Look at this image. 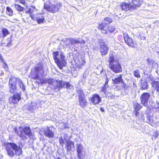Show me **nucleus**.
<instances>
[{
  "label": "nucleus",
  "instance_id": "72a5a7b5",
  "mask_svg": "<svg viewBox=\"0 0 159 159\" xmlns=\"http://www.w3.org/2000/svg\"><path fill=\"white\" fill-rule=\"evenodd\" d=\"M98 43L99 44L100 48L102 47H103L106 45L105 44L104 41L102 39H99L98 40Z\"/></svg>",
  "mask_w": 159,
  "mask_h": 159
},
{
  "label": "nucleus",
  "instance_id": "7c9ffc66",
  "mask_svg": "<svg viewBox=\"0 0 159 159\" xmlns=\"http://www.w3.org/2000/svg\"><path fill=\"white\" fill-rule=\"evenodd\" d=\"M12 36H11L10 37L7 38V41L8 42L6 46L7 47H10L11 45L12 44L11 43L12 42Z\"/></svg>",
  "mask_w": 159,
  "mask_h": 159
},
{
  "label": "nucleus",
  "instance_id": "c85d7f7f",
  "mask_svg": "<svg viewBox=\"0 0 159 159\" xmlns=\"http://www.w3.org/2000/svg\"><path fill=\"white\" fill-rule=\"evenodd\" d=\"M6 13L9 16H11L13 15V11L11 8L7 7L6 8Z\"/></svg>",
  "mask_w": 159,
  "mask_h": 159
},
{
  "label": "nucleus",
  "instance_id": "cd10ccee",
  "mask_svg": "<svg viewBox=\"0 0 159 159\" xmlns=\"http://www.w3.org/2000/svg\"><path fill=\"white\" fill-rule=\"evenodd\" d=\"M108 78H107L106 80L105 85L102 88V91L104 93H105L107 89L109 87V85L108 84Z\"/></svg>",
  "mask_w": 159,
  "mask_h": 159
},
{
  "label": "nucleus",
  "instance_id": "f257e3e1",
  "mask_svg": "<svg viewBox=\"0 0 159 159\" xmlns=\"http://www.w3.org/2000/svg\"><path fill=\"white\" fill-rule=\"evenodd\" d=\"M43 82L45 83H47L50 85L51 88L56 91H58L62 88L71 89L73 88L69 82L62 80L58 81L53 79H46Z\"/></svg>",
  "mask_w": 159,
  "mask_h": 159
},
{
  "label": "nucleus",
  "instance_id": "6e6552de",
  "mask_svg": "<svg viewBox=\"0 0 159 159\" xmlns=\"http://www.w3.org/2000/svg\"><path fill=\"white\" fill-rule=\"evenodd\" d=\"M18 134L20 137L24 139H26L25 135L30 137L32 135V133L30 127L27 126L22 128L20 130V133H18Z\"/></svg>",
  "mask_w": 159,
  "mask_h": 159
},
{
  "label": "nucleus",
  "instance_id": "e433bc0d",
  "mask_svg": "<svg viewBox=\"0 0 159 159\" xmlns=\"http://www.w3.org/2000/svg\"><path fill=\"white\" fill-rule=\"evenodd\" d=\"M107 29H108V30L110 33H111L114 31L115 30V28L112 26H109V27H107Z\"/></svg>",
  "mask_w": 159,
  "mask_h": 159
},
{
  "label": "nucleus",
  "instance_id": "de8ad7c7",
  "mask_svg": "<svg viewBox=\"0 0 159 159\" xmlns=\"http://www.w3.org/2000/svg\"><path fill=\"white\" fill-rule=\"evenodd\" d=\"M3 93L1 91H0V99H1L2 97V94H3Z\"/></svg>",
  "mask_w": 159,
  "mask_h": 159
},
{
  "label": "nucleus",
  "instance_id": "a19ab883",
  "mask_svg": "<svg viewBox=\"0 0 159 159\" xmlns=\"http://www.w3.org/2000/svg\"><path fill=\"white\" fill-rule=\"evenodd\" d=\"M44 7L45 9L48 10V11H50V6H49L48 5L45 4L44 5Z\"/></svg>",
  "mask_w": 159,
  "mask_h": 159
},
{
  "label": "nucleus",
  "instance_id": "864d4df0",
  "mask_svg": "<svg viewBox=\"0 0 159 159\" xmlns=\"http://www.w3.org/2000/svg\"><path fill=\"white\" fill-rule=\"evenodd\" d=\"M157 52L158 54H159V48L157 50Z\"/></svg>",
  "mask_w": 159,
  "mask_h": 159
},
{
  "label": "nucleus",
  "instance_id": "1a4fd4ad",
  "mask_svg": "<svg viewBox=\"0 0 159 159\" xmlns=\"http://www.w3.org/2000/svg\"><path fill=\"white\" fill-rule=\"evenodd\" d=\"M77 157L79 159H83L85 156L86 152L82 145L77 144L76 145Z\"/></svg>",
  "mask_w": 159,
  "mask_h": 159
},
{
  "label": "nucleus",
  "instance_id": "a878e982",
  "mask_svg": "<svg viewBox=\"0 0 159 159\" xmlns=\"http://www.w3.org/2000/svg\"><path fill=\"white\" fill-rule=\"evenodd\" d=\"M148 84L147 82L145 80H142L141 82V89L142 90H145L148 88Z\"/></svg>",
  "mask_w": 159,
  "mask_h": 159
},
{
  "label": "nucleus",
  "instance_id": "f3484780",
  "mask_svg": "<svg viewBox=\"0 0 159 159\" xmlns=\"http://www.w3.org/2000/svg\"><path fill=\"white\" fill-rule=\"evenodd\" d=\"M89 100L92 103L95 105L99 103L101 101V98L99 95L96 94L93 95V97L90 98Z\"/></svg>",
  "mask_w": 159,
  "mask_h": 159
},
{
  "label": "nucleus",
  "instance_id": "f8f14e48",
  "mask_svg": "<svg viewBox=\"0 0 159 159\" xmlns=\"http://www.w3.org/2000/svg\"><path fill=\"white\" fill-rule=\"evenodd\" d=\"M150 97V95L149 93H144L142 94L140 97L141 103L145 106H148Z\"/></svg>",
  "mask_w": 159,
  "mask_h": 159
},
{
  "label": "nucleus",
  "instance_id": "ddd939ff",
  "mask_svg": "<svg viewBox=\"0 0 159 159\" xmlns=\"http://www.w3.org/2000/svg\"><path fill=\"white\" fill-rule=\"evenodd\" d=\"M64 41L65 42L66 45H68L70 43L72 45L74 46L80 43H85L83 39H66L65 41Z\"/></svg>",
  "mask_w": 159,
  "mask_h": 159
},
{
  "label": "nucleus",
  "instance_id": "473e14b6",
  "mask_svg": "<svg viewBox=\"0 0 159 159\" xmlns=\"http://www.w3.org/2000/svg\"><path fill=\"white\" fill-rule=\"evenodd\" d=\"M15 8L17 10L20 11H22L24 9L23 7H21L20 5L18 4H15Z\"/></svg>",
  "mask_w": 159,
  "mask_h": 159
},
{
  "label": "nucleus",
  "instance_id": "58836bf2",
  "mask_svg": "<svg viewBox=\"0 0 159 159\" xmlns=\"http://www.w3.org/2000/svg\"><path fill=\"white\" fill-rule=\"evenodd\" d=\"M158 134V131H155L152 137V139L153 140V137H154L155 138H157Z\"/></svg>",
  "mask_w": 159,
  "mask_h": 159
},
{
  "label": "nucleus",
  "instance_id": "4d7b16f0",
  "mask_svg": "<svg viewBox=\"0 0 159 159\" xmlns=\"http://www.w3.org/2000/svg\"><path fill=\"white\" fill-rule=\"evenodd\" d=\"M15 132L16 133V129H15Z\"/></svg>",
  "mask_w": 159,
  "mask_h": 159
},
{
  "label": "nucleus",
  "instance_id": "f03ea898",
  "mask_svg": "<svg viewBox=\"0 0 159 159\" xmlns=\"http://www.w3.org/2000/svg\"><path fill=\"white\" fill-rule=\"evenodd\" d=\"M5 146L7 155L10 157H14L15 154L18 156L22 153L21 148L14 143H7Z\"/></svg>",
  "mask_w": 159,
  "mask_h": 159
},
{
  "label": "nucleus",
  "instance_id": "c756f323",
  "mask_svg": "<svg viewBox=\"0 0 159 159\" xmlns=\"http://www.w3.org/2000/svg\"><path fill=\"white\" fill-rule=\"evenodd\" d=\"M59 126L61 129H63L66 128H69V127L66 125L65 122H63L60 123L59 124Z\"/></svg>",
  "mask_w": 159,
  "mask_h": 159
},
{
  "label": "nucleus",
  "instance_id": "ea45409f",
  "mask_svg": "<svg viewBox=\"0 0 159 159\" xmlns=\"http://www.w3.org/2000/svg\"><path fill=\"white\" fill-rule=\"evenodd\" d=\"M59 142L60 144L62 146H63L64 144V141L62 137H61L59 139Z\"/></svg>",
  "mask_w": 159,
  "mask_h": 159
},
{
  "label": "nucleus",
  "instance_id": "37998d69",
  "mask_svg": "<svg viewBox=\"0 0 159 159\" xmlns=\"http://www.w3.org/2000/svg\"><path fill=\"white\" fill-rule=\"evenodd\" d=\"M3 63V68H5V69H6L7 67V65L6 64V63L4 61L2 62Z\"/></svg>",
  "mask_w": 159,
  "mask_h": 159
},
{
  "label": "nucleus",
  "instance_id": "393cba45",
  "mask_svg": "<svg viewBox=\"0 0 159 159\" xmlns=\"http://www.w3.org/2000/svg\"><path fill=\"white\" fill-rule=\"evenodd\" d=\"M108 47L106 45L103 47H101L100 51L101 53V54L102 55L107 54L108 52Z\"/></svg>",
  "mask_w": 159,
  "mask_h": 159
},
{
  "label": "nucleus",
  "instance_id": "8fccbe9b",
  "mask_svg": "<svg viewBox=\"0 0 159 159\" xmlns=\"http://www.w3.org/2000/svg\"><path fill=\"white\" fill-rule=\"evenodd\" d=\"M100 110L102 112H104V109L103 107H101L100 108Z\"/></svg>",
  "mask_w": 159,
  "mask_h": 159
},
{
  "label": "nucleus",
  "instance_id": "4be33fe9",
  "mask_svg": "<svg viewBox=\"0 0 159 159\" xmlns=\"http://www.w3.org/2000/svg\"><path fill=\"white\" fill-rule=\"evenodd\" d=\"M152 86L157 91V94L159 95V81H154L152 83Z\"/></svg>",
  "mask_w": 159,
  "mask_h": 159
},
{
  "label": "nucleus",
  "instance_id": "423d86ee",
  "mask_svg": "<svg viewBox=\"0 0 159 159\" xmlns=\"http://www.w3.org/2000/svg\"><path fill=\"white\" fill-rule=\"evenodd\" d=\"M109 67L115 73L121 72L122 70L119 61L115 59L113 56H110L109 58Z\"/></svg>",
  "mask_w": 159,
  "mask_h": 159
},
{
  "label": "nucleus",
  "instance_id": "2f4dec72",
  "mask_svg": "<svg viewBox=\"0 0 159 159\" xmlns=\"http://www.w3.org/2000/svg\"><path fill=\"white\" fill-rule=\"evenodd\" d=\"M147 61L148 65L151 67H153V64H154V61L152 59H147Z\"/></svg>",
  "mask_w": 159,
  "mask_h": 159
},
{
  "label": "nucleus",
  "instance_id": "c03bdc74",
  "mask_svg": "<svg viewBox=\"0 0 159 159\" xmlns=\"http://www.w3.org/2000/svg\"><path fill=\"white\" fill-rule=\"evenodd\" d=\"M67 134H65L63 137V138L64 139L66 140V141H67V140H66V137H67Z\"/></svg>",
  "mask_w": 159,
  "mask_h": 159
},
{
  "label": "nucleus",
  "instance_id": "dca6fc26",
  "mask_svg": "<svg viewBox=\"0 0 159 159\" xmlns=\"http://www.w3.org/2000/svg\"><path fill=\"white\" fill-rule=\"evenodd\" d=\"M122 75L120 74L116 77L112 79V83L114 84H123L124 82L122 78Z\"/></svg>",
  "mask_w": 159,
  "mask_h": 159
},
{
  "label": "nucleus",
  "instance_id": "9b49d317",
  "mask_svg": "<svg viewBox=\"0 0 159 159\" xmlns=\"http://www.w3.org/2000/svg\"><path fill=\"white\" fill-rule=\"evenodd\" d=\"M142 107L140 104L137 103H135L134 105V113H135V116L138 118L139 120L142 121L144 120V117L142 114H139V112L138 111Z\"/></svg>",
  "mask_w": 159,
  "mask_h": 159
},
{
  "label": "nucleus",
  "instance_id": "9d476101",
  "mask_svg": "<svg viewBox=\"0 0 159 159\" xmlns=\"http://www.w3.org/2000/svg\"><path fill=\"white\" fill-rule=\"evenodd\" d=\"M123 37L125 42L129 46L133 48H135L136 46L137 43L131 38L129 37L127 33H123Z\"/></svg>",
  "mask_w": 159,
  "mask_h": 159
},
{
  "label": "nucleus",
  "instance_id": "bb28decb",
  "mask_svg": "<svg viewBox=\"0 0 159 159\" xmlns=\"http://www.w3.org/2000/svg\"><path fill=\"white\" fill-rule=\"evenodd\" d=\"M77 91L79 94V99L84 98V94L82 89H79L77 90Z\"/></svg>",
  "mask_w": 159,
  "mask_h": 159
},
{
  "label": "nucleus",
  "instance_id": "39448f33",
  "mask_svg": "<svg viewBox=\"0 0 159 159\" xmlns=\"http://www.w3.org/2000/svg\"><path fill=\"white\" fill-rule=\"evenodd\" d=\"M17 83L20 87L23 90H25V86L24 85L21 80L18 78L14 77L11 78L9 82V90L11 93H13L16 90V84Z\"/></svg>",
  "mask_w": 159,
  "mask_h": 159
},
{
  "label": "nucleus",
  "instance_id": "4c0bfd02",
  "mask_svg": "<svg viewBox=\"0 0 159 159\" xmlns=\"http://www.w3.org/2000/svg\"><path fill=\"white\" fill-rule=\"evenodd\" d=\"M81 61L80 62L79 64L81 66H84L85 65V59L84 57H81Z\"/></svg>",
  "mask_w": 159,
  "mask_h": 159
},
{
  "label": "nucleus",
  "instance_id": "b1692460",
  "mask_svg": "<svg viewBox=\"0 0 159 159\" xmlns=\"http://www.w3.org/2000/svg\"><path fill=\"white\" fill-rule=\"evenodd\" d=\"M2 34L0 35V37L1 38H5L7 35L10 34V32L6 28H2Z\"/></svg>",
  "mask_w": 159,
  "mask_h": 159
},
{
  "label": "nucleus",
  "instance_id": "49530a36",
  "mask_svg": "<svg viewBox=\"0 0 159 159\" xmlns=\"http://www.w3.org/2000/svg\"><path fill=\"white\" fill-rule=\"evenodd\" d=\"M0 59L1 60L2 62L4 61L3 60V57L1 54H0Z\"/></svg>",
  "mask_w": 159,
  "mask_h": 159
},
{
  "label": "nucleus",
  "instance_id": "6ab92c4d",
  "mask_svg": "<svg viewBox=\"0 0 159 159\" xmlns=\"http://www.w3.org/2000/svg\"><path fill=\"white\" fill-rule=\"evenodd\" d=\"M107 25L106 23H103L100 24L98 27V29H100L102 31V32L104 34L107 33Z\"/></svg>",
  "mask_w": 159,
  "mask_h": 159
},
{
  "label": "nucleus",
  "instance_id": "a18cd8bd",
  "mask_svg": "<svg viewBox=\"0 0 159 159\" xmlns=\"http://www.w3.org/2000/svg\"><path fill=\"white\" fill-rule=\"evenodd\" d=\"M20 3L23 4H25V2L24 0H20Z\"/></svg>",
  "mask_w": 159,
  "mask_h": 159
},
{
  "label": "nucleus",
  "instance_id": "4468645a",
  "mask_svg": "<svg viewBox=\"0 0 159 159\" xmlns=\"http://www.w3.org/2000/svg\"><path fill=\"white\" fill-rule=\"evenodd\" d=\"M43 132L45 136L49 138H52L54 136V132L52 130V127H47L44 129Z\"/></svg>",
  "mask_w": 159,
  "mask_h": 159
},
{
  "label": "nucleus",
  "instance_id": "5fc2aeb1",
  "mask_svg": "<svg viewBox=\"0 0 159 159\" xmlns=\"http://www.w3.org/2000/svg\"><path fill=\"white\" fill-rule=\"evenodd\" d=\"M150 79H151L152 78V77L150 76Z\"/></svg>",
  "mask_w": 159,
  "mask_h": 159
},
{
  "label": "nucleus",
  "instance_id": "09e8293b",
  "mask_svg": "<svg viewBox=\"0 0 159 159\" xmlns=\"http://www.w3.org/2000/svg\"><path fill=\"white\" fill-rule=\"evenodd\" d=\"M140 36L141 37V39H145L146 37L145 36H143L141 37V35H140Z\"/></svg>",
  "mask_w": 159,
  "mask_h": 159
},
{
  "label": "nucleus",
  "instance_id": "6e6d98bb",
  "mask_svg": "<svg viewBox=\"0 0 159 159\" xmlns=\"http://www.w3.org/2000/svg\"><path fill=\"white\" fill-rule=\"evenodd\" d=\"M113 37V36H111L110 38H112Z\"/></svg>",
  "mask_w": 159,
  "mask_h": 159
},
{
  "label": "nucleus",
  "instance_id": "aec40b11",
  "mask_svg": "<svg viewBox=\"0 0 159 159\" xmlns=\"http://www.w3.org/2000/svg\"><path fill=\"white\" fill-rule=\"evenodd\" d=\"M61 5L60 3L57 4L56 5H52L50 6V11L52 13H55L58 11L60 8Z\"/></svg>",
  "mask_w": 159,
  "mask_h": 159
},
{
  "label": "nucleus",
  "instance_id": "2eb2a0df",
  "mask_svg": "<svg viewBox=\"0 0 159 159\" xmlns=\"http://www.w3.org/2000/svg\"><path fill=\"white\" fill-rule=\"evenodd\" d=\"M20 94L19 93L14 94L12 97H10L9 101L10 103L16 104L20 99Z\"/></svg>",
  "mask_w": 159,
  "mask_h": 159
},
{
  "label": "nucleus",
  "instance_id": "a211bd4d",
  "mask_svg": "<svg viewBox=\"0 0 159 159\" xmlns=\"http://www.w3.org/2000/svg\"><path fill=\"white\" fill-rule=\"evenodd\" d=\"M66 145L65 148L68 152H70L74 148V142L71 141H66Z\"/></svg>",
  "mask_w": 159,
  "mask_h": 159
},
{
  "label": "nucleus",
  "instance_id": "f704fd0d",
  "mask_svg": "<svg viewBox=\"0 0 159 159\" xmlns=\"http://www.w3.org/2000/svg\"><path fill=\"white\" fill-rule=\"evenodd\" d=\"M104 20L106 22V23L109 24L112 22V20L110 17H106L104 18Z\"/></svg>",
  "mask_w": 159,
  "mask_h": 159
},
{
  "label": "nucleus",
  "instance_id": "79ce46f5",
  "mask_svg": "<svg viewBox=\"0 0 159 159\" xmlns=\"http://www.w3.org/2000/svg\"><path fill=\"white\" fill-rule=\"evenodd\" d=\"M35 108V106H34L31 105L30 106V107L29 109V110L30 111L33 112L34 111V109Z\"/></svg>",
  "mask_w": 159,
  "mask_h": 159
},
{
  "label": "nucleus",
  "instance_id": "7ed1b4c3",
  "mask_svg": "<svg viewBox=\"0 0 159 159\" xmlns=\"http://www.w3.org/2000/svg\"><path fill=\"white\" fill-rule=\"evenodd\" d=\"M44 75L43 65L41 63H39L34 66L30 73L31 76L33 79L40 80H43Z\"/></svg>",
  "mask_w": 159,
  "mask_h": 159
},
{
  "label": "nucleus",
  "instance_id": "0eeeda50",
  "mask_svg": "<svg viewBox=\"0 0 159 159\" xmlns=\"http://www.w3.org/2000/svg\"><path fill=\"white\" fill-rule=\"evenodd\" d=\"M52 55L55 63L59 68L62 69L63 67L65 66L66 64L65 59V57L63 53L61 52L60 53L58 51L53 52Z\"/></svg>",
  "mask_w": 159,
  "mask_h": 159
},
{
  "label": "nucleus",
  "instance_id": "412c9836",
  "mask_svg": "<svg viewBox=\"0 0 159 159\" xmlns=\"http://www.w3.org/2000/svg\"><path fill=\"white\" fill-rule=\"evenodd\" d=\"M37 17L36 19V20L39 24L43 23L45 20L44 16L42 14H37Z\"/></svg>",
  "mask_w": 159,
  "mask_h": 159
},
{
  "label": "nucleus",
  "instance_id": "3c124183",
  "mask_svg": "<svg viewBox=\"0 0 159 159\" xmlns=\"http://www.w3.org/2000/svg\"><path fill=\"white\" fill-rule=\"evenodd\" d=\"M31 12V9H30V10H29L28 11H26V13H30Z\"/></svg>",
  "mask_w": 159,
  "mask_h": 159
},
{
  "label": "nucleus",
  "instance_id": "c9c22d12",
  "mask_svg": "<svg viewBox=\"0 0 159 159\" xmlns=\"http://www.w3.org/2000/svg\"><path fill=\"white\" fill-rule=\"evenodd\" d=\"M133 74L135 77L137 78H140V76L139 74V72L138 70H136L133 72Z\"/></svg>",
  "mask_w": 159,
  "mask_h": 159
},
{
  "label": "nucleus",
  "instance_id": "5701e85b",
  "mask_svg": "<svg viewBox=\"0 0 159 159\" xmlns=\"http://www.w3.org/2000/svg\"><path fill=\"white\" fill-rule=\"evenodd\" d=\"M79 99L80 107L82 108H85L87 105V100L84 98H79Z\"/></svg>",
  "mask_w": 159,
  "mask_h": 159
},
{
  "label": "nucleus",
  "instance_id": "20e7f679",
  "mask_svg": "<svg viewBox=\"0 0 159 159\" xmlns=\"http://www.w3.org/2000/svg\"><path fill=\"white\" fill-rule=\"evenodd\" d=\"M142 3L141 0H132V5L131 3H127L126 2L122 3L121 5L117 7L121 11L127 12L135 9L136 7H139L142 4Z\"/></svg>",
  "mask_w": 159,
  "mask_h": 159
},
{
  "label": "nucleus",
  "instance_id": "603ef678",
  "mask_svg": "<svg viewBox=\"0 0 159 159\" xmlns=\"http://www.w3.org/2000/svg\"><path fill=\"white\" fill-rule=\"evenodd\" d=\"M31 18L32 19L34 20H36V18H34V17L32 16H31Z\"/></svg>",
  "mask_w": 159,
  "mask_h": 159
}]
</instances>
